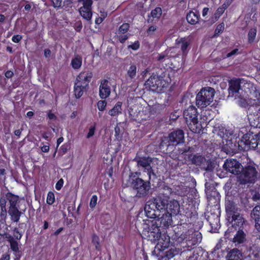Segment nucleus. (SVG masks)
<instances>
[{
  "label": "nucleus",
  "mask_w": 260,
  "mask_h": 260,
  "mask_svg": "<svg viewBox=\"0 0 260 260\" xmlns=\"http://www.w3.org/2000/svg\"><path fill=\"white\" fill-rule=\"evenodd\" d=\"M143 213L145 218L143 219L142 237L154 243H156L154 252L164 251L169 246L170 237L165 233L162 234L158 225L162 227L171 225L172 223V214L170 212H165L160 218L154 212H139V215L141 214L143 216Z\"/></svg>",
  "instance_id": "obj_1"
},
{
  "label": "nucleus",
  "mask_w": 260,
  "mask_h": 260,
  "mask_svg": "<svg viewBox=\"0 0 260 260\" xmlns=\"http://www.w3.org/2000/svg\"><path fill=\"white\" fill-rule=\"evenodd\" d=\"M184 142V131L177 129L169 133L167 136L161 138L159 149L164 153L170 154L174 151L177 146L183 144Z\"/></svg>",
  "instance_id": "obj_2"
},
{
  "label": "nucleus",
  "mask_w": 260,
  "mask_h": 260,
  "mask_svg": "<svg viewBox=\"0 0 260 260\" xmlns=\"http://www.w3.org/2000/svg\"><path fill=\"white\" fill-rule=\"evenodd\" d=\"M139 173L137 172H131L128 179L126 180H123V187H131L137 191V196L138 197H144L146 196L150 188L151 179L147 181H144L138 177Z\"/></svg>",
  "instance_id": "obj_3"
},
{
  "label": "nucleus",
  "mask_w": 260,
  "mask_h": 260,
  "mask_svg": "<svg viewBox=\"0 0 260 260\" xmlns=\"http://www.w3.org/2000/svg\"><path fill=\"white\" fill-rule=\"evenodd\" d=\"M149 209L153 211H180V205L176 200L169 201L166 199L153 198L146 202L144 211H148L147 210Z\"/></svg>",
  "instance_id": "obj_4"
},
{
  "label": "nucleus",
  "mask_w": 260,
  "mask_h": 260,
  "mask_svg": "<svg viewBox=\"0 0 260 260\" xmlns=\"http://www.w3.org/2000/svg\"><path fill=\"white\" fill-rule=\"evenodd\" d=\"M247 136L245 134L241 138H239L235 137L233 135L230 138H227L223 141L222 150L226 154H235L241 151L249 150L250 147L247 143L248 138L247 139Z\"/></svg>",
  "instance_id": "obj_5"
},
{
  "label": "nucleus",
  "mask_w": 260,
  "mask_h": 260,
  "mask_svg": "<svg viewBox=\"0 0 260 260\" xmlns=\"http://www.w3.org/2000/svg\"><path fill=\"white\" fill-rule=\"evenodd\" d=\"M237 176L239 185H246L254 183L257 179L258 171L257 166L253 162L249 161L241 168Z\"/></svg>",
  "instance_id": "obj_6"
},
{
  "label": "nucleus",
  "mask_w": 260,
  "mask_h": 260,
  "mask_svg": "<svg viewBox=\"0 0 260 260\" xmlns=\"http://www.w3.org/2000/svg\"><path fill=\"white\" fill-rule=\"evenodd\" d=\"M19 197L8 192L0 198L1 211H21Z\"/></svg>",
  "instance_id": "obj_7"
},
{
  "label": "nucleus",
  "mask_w": 260,
  "mask_h": 260,
  "mask_svg": "<svg viewBox=\"0 0 260 260\" xmlns=\"http://www.w3.org/2000/svg\"><path fill=\"white\" fill-rule=\"evenodd\" d=\"M199 115L198 109L194 106L191 105L185 109L183 112V116L189 128L194 133H199L201 123L199 122Z\"/></svg>",
  "instance_id": "obj_8"
},
{
  "label": "nucleus",
  "mask_w": 260,
  "mask_h": 260,
  "mask_svg": "<svg viewBox=\"0 0 260 260\" xmlns=\"http://www.w3.org/2000/svg\"><path fill=\"white\" fill-rule=\"evenodd\" d=\"M215 90L211 87L203 88L196 96V105L199 108H205L213 101Z\"/></svg>",
  "instance_id": "obj_9"
},
{
  "label": "nucleus",
  "mask_w": 260,
  "mask_h": 260,
  "mask_svg": "<svg viewBox=\"0 0 260 260\" xmlns=\"http://www.w3.org/2000/svg\"><path fill=\"white\" fill-rule=\"evenodd\" d=\"M146 87L150 90L157 92H164L168 86V82L158 75L153 73L145 82Z\"/></svg>",
  "instance_id": "obj_10"
},
{
  "label": "nucleus",
  "mask_w": 260,
  "mask_h": 260,
  "mask_svg": "<svg viewBox=\"0 0 260 260\" xmlns=\"http://www.w3.org/2000/svg\"><path fill=\"white\" fill-rule=\"evenodd\" d=\"M205 192L208 200V206L213 210L220 209V195L213 184H205Z\"/></svg>",
  "instance_id": "obj_11"
},
{
  "label": "nucleus",
  "mask_w": 260,
  "mask_h": 260,
  "mask_svg": "<svg viewBox=\"0 0 260 260\" xmlns=\"http://www.w3.org/2000/svg\"><path fill=\"white\" fill-rule=\"evenodd\" d=\"M133 161L137 162V166L139 168L142 167L145 170V171L147 172L149 179H151V175L155 177L156 176L151 166L152 159L150 157L137 155L133 159Z\"/></svg>",
  "instance_id": "obj_12"
},
{
  "label": "nucleus",
  "mask_w": 260,
  "mask_h": 260,
  "mask_svg": "<svg viewBox=\"0 0 260 260\" xmlns=\"http://www.w3.org/2000/svg\"><path fill=\"white\" fill-rule=\"evenodd\" d=\"M226 225L229 227H241L245 221L239 212H226Z\"/></svg>",
  "instance_id": "obj_13"
},
{
  "label": "nucleus",
  "mask_w": 260,
  "mask_h": 260,
  "mask_svg": "<svg viewBox=\"0 0 260 260\" xmlns=\"http://www.w3.org/2000/svg\"><path fill=\"white\" fill-rule=\"evenodd\" d=\"M181 221L180 224L178 225L175 228L174 231L177 236L179 237L182 239H187V235L193 233L192 230V225L189 222V219H188L187 221L188 223L183 222V219H181Z\"/></svg>",
  "instance_id": "obj_14"
},
{
  "label": "nucleus",
  "mask_w": 260,
  "mask_h": 260,
  "mask_svg": "<svg viewBox=\"0 0 260 260\" xmlns=\"http://www.w3.org/2000/svg\"><path fill=\"white\" fill-rule=\"evenodd\" d=\"M79 3H82V6L79 9L80 15L87 21H90L92 16V0H78Z\"/></svg>",
  "instance_id": "obj_15"
},
{
  "label": "nucleus",
  "mask_w": 260,
  "mask_h": 260,
  "mask_svg": "<svg viewBox=\"0 0 260 260\" xmlns=\"http://www.w3.org/2000/svg\"><path fill=\"white\" fill-rule=\"evenodd\" d=\"M205 217L209 222L213 232L215 233L220 226V212H205Z\"/></svg>",
  "instance_id": "obj_16"
},
{
  "label": "nucleus",
  "mask_w": 260,
  "mask_h": 260,
  "mask_svg": "<svg viewBox=\"0 0 260 260\" xmlns=\"http://www.w3.org/2000/svg\"><path fill=\"white\" fill-rule=\"evenodd\" d=\"M242 165L235 159H227L223 165L224 169L230 173L239 176Z\"/></svg>",
  "instance_id": "obj_17"
},
{
  "label": "nucleus",
  "mask_w": 260,
  "mask_h": 260,
  "mask_svg": "<svg viewBox=\"0 0 260 260\" xmlns=\"http://www.w3.org/2000/svg\"><path fill=\"white\" fill-rule=\"evenodd\" d=\"M93 77V73L90 70L83 71L77 76L75 82L89 88V84Z\"/></svg>",
  "instance_id": "obj_18"
},
{
  "label": "nucleus",
  "mask_w": 260,
  "mask_h": 260,
  "mask_svg": "<svg viewBox=\"0 0 260 260\" xmlns=\"http://www.w3.org/2000/svg\"><path fill=\"white\" fill-rule=\"evenodd\" d=\"M111 93V88L109 82L107 79L101 80L99 86V96L102 99H106L109 96Z\"/></svg>",
  "instance_id": "obj_19"
},
{
  "label": "nucleus",
  "mask_w": 260,
  "mask_h": 260,
  "mask_svg": "<svg viewBox=\"0 0 260 260\" xmlns=\"http://www.w3.org/2000/svg\"><path fill=\"white\" fill-rule=\"evenodd\" d=\"M246 135H248L247 143L248 146H249L250 150L254 149L257 147L258 145H260V132L257 134H254L249 131Z\"/></svg>",
  "instance_id": "obj_20"
},
{
  "label": "nucleus",
  "mask_w": 260,
  "mask_h": 260,
  "mask_svg": "<svg viewBox=\"0 0 260 260\" xmlns=\"http://www.w3.org/2000/svg\"><path fill=\"white\" fill-rule=\"evenodd\" d=\"M172 193V189L164 183L158 186V196L156 198L168 200Z\"/></svg>",
  "instance_id": "obj_21"
},
{
  "label": "nucleus",
  "mask_w": 260,
  "mask_h": 260,
  "mask_svg": "<svg viewBox=\"0 0 260 260\" xmlns=\"http://www.w3.org/2000/svg\"><path fill=\"white\" fill-rule=\"evenodd\" d=\"M176 44L180 48L183 55L187 53V49L190 45V41L187 38L184 37L178 39L176 40Z\"/></svg>",
  "instance_id": "obj_22"
},
{
  "label": "nucleus",
  "mask_w": 260,
  "mask_h": 260,
  "mask_svg": "<svg viewBox=\"0 0 260 260\" xmlns=\"http://www.w3.org/2000/svg\"><path fill=\"white\" fill-rule=\"evenodd\" d=\"M88 87H86L81 84H78L77 82H74V95L77 99H80L85 92H86L88 89Z\"/></svg>",
  "instance_id": "obj_23"
},
{
  "label": "nucleus",
  "mask_w": 260,
  "mask_h": 260,
  "mask_svg": "<svg viewBox=\"0 0 260 260\" xmlns=\"http://www.w3.org/2000/svg\"><path fill=\"white\" fill-rule=\"evenodd\" d=\"M137 67L134 63H131L129 67L126 69V74H125L126 79L132 80L135 79L137 76Z\"/></svg>",
  "instance_id": "obj_24"
},
{
  "label": "nucleus",
  "mask_w": 260,
  "mask_h": 260,
  "mask_svg": "<svg viewBox=\"0 0 260 260\" xmlns=\"http://www.w3.org/2000/svg\"><path fill=\"white\" fill-rule=\"evenodd\" d=\"M241 80L239 78L232 79L229 82V89L233 93L239 92L241 88Z\"/></svg>",
  "instance_id": "obj_25"
},
{
  "label": "nucleus",
  "mask_w": 260,
  "mask_h": 260,
  "mask_svg": "<svg viewBox=\"0 0 260 260\" xmlns=\"http://www.w3.org/2000/svg\"><path fill=\"white\" fill-rule=\"evenodd\" d=\"M240 204L244 207L243 209H240L239 211H247L248 208H251L250 204H249V198L248 197L247 194L245 192H242L240 194Z\"/></svg>",
  "instance_id": "obj_26"
},
{
  "label": "nucleus",
  "mask_w": 260,
  "mask_h": 260,
  "mask_svg": "<svg viewBox=\"0 0 260 260\" xmlns=\"http://www.w3.org/2000/svg\"><path fill=\"white\" fill-rule=\"evenodd\" d=\"M188 158L191 162L192 164L196 166H201L205 160V158L204 156L193 154H189Z\"/></svg>",
  "instance_id": "obj_27"
},
{
  "label": "nucleus",
  "mask_w": 260,
  "mask_h": 260,
  "mask_svg": "<svg viewBox=\"0 0 260 260\" xmlns=\"http://www.w3.org/2000/svg\"><path fill=\"white\" fill-rule=\"evenodd\" d=\"M218 135L220 136L224 141L227 138H230L233 134V132L230 129H227L223 126H218Z\"/></svg>",
  "instance_id": "obj_28"
},
{
  "label": "nucleus",
  "mask_w": 260,
  "mask_h": 260,
  "mask_svg": "<svg viewBox=\"0 0 260 260\" xmlns=\"http://www.w3.org/2000/svg\"><path fill=\"white\" fill-rule=\"evenodd\" d=\"M200 14L198 12L195 13L192 11H190L186 15V20L187 22L191 24H197L199 20Z\"/></svg>",
  "instance_id": "obj_29"
},
{
  "label": "nucleus",
  "mask_w": 260,
  "mask_h": 260,
  "mask_svg": "<svg viewBox=\"0 0 260 260\" xmlns=\"http://www.w3.org/2000/svg\"><path fill=\"white\" fill-rule=\"evenodd\" d=\"M82 64V58L79 55H75L71 61V66L75 70H78L81 67Z\"/></svg>",
  "instance_id": "obj_30"
},
{
  "label": "nucleus",
  "mask_w": 260,
  "mask_h": 260,
  "mask_svg": "<svg viewBox=\"0 0 260 260\" xmlns=\"http://www.w3.org/2000/svg\"><path fill=\"white\" fill-rule=\"evenodd\" d=\"M122 105L121 102H117L112 109L110 110L108 114L111 116H116L122 113Z\"/></svg>",
  "instance_id": "obj_31"
},
{
  "label": "nucleus",
  "mask_w": 260,
  "mask_h": 260,
  "mask_svg": "<svg viewBox=\"0 0 260 260\" xmlns=\"http://www.w3.org/2000/svg\"><path fill=\"white\" fill-rule=\"evenodd\" d=\"M246 241V234L242 230H239L233 238V242L237 244H241Z\"/></svg>",
  "instance_id": "obj_32"
},
{
  "label": "nucleus",
  "mask_w": 260,
  "mask_h": 260,
  "mask_svg": "<svg viewBox=\"0 0 260 260\" xmlns=\"http://www.w3.org/2000/svg\"><path fill=\"white\" fill-rule=\"evenodd\" d=\"M228 257V260H242V255L239 250L233 249L229 253Z\"/></svg>",
  "instance_id": "obj_33"
},
{
  "label": "nucleus",
  "mask_w": 260,
  "mask_h": 260,
  "mask_svg": "<svg viewBox=\"0 0 260 260\" xmlns=\"http://www.w3.org/2000/svg\"><path fill=\"white\" fill-rule=\"evenodd\" d=\"M257 34V28L254 27L249 29L247 35V41L250 44L253 43L256 39Z\"/></svg>",
  "instance_id": "obj_34"
},
{
  "label": "nucleus",
  "mask_w": 260,
  "mask_h": 260,
  "mask_svg": "<svg viewBox=\"0 0 260 260\" xmlns=\"http://www.w3.org/2000/svg\"><path fill=\"white\" fill-rule=\"evenodd\" d=\"M236 206L237 205L233 201L225 199V211H238V208H236Z\"/></svg>",
  "instance_id": "obj_35"
},
{
  "label": "nucleus",
  "mask_w": 260,
  "mask_h": 260,
  "mask_svg": "<svg viewBox=\"0 0 260 260\" xmlns=\"http://www.w3.org/2000/svg\"><path fill=\"white\" fill-rule=\"evenodd\" d=\"M226 9L221 6L219 7L214 14V17L212 18V21L213 23L217 21L222 14L224 12Z\"/></svg>",
  "instance_id": "obj_36"
},
{
  "label": "nucleus",
  "mask_w": 260,
  "mask_h": 260,
  "mask_svg": "<svg viewBox=\"0 0 260 260\" xmlns=\"http://www.w3.org/2000/svg\"><path fill=\"white\" fill-rule=\"evenodd\" d=\"M198 205L199 204H196V203L193 204V202H189L188 204H186L185 206L182 205L183 207H185V209H183L184 211H196L198 209Z\"/></svg>",
  "instance_id": "obj_37"
},
{
  "label": "nucleus",
  "mask_w": 260,
  "mask_h": 260,
  "mask_svg": "<svg viewBox=\"0 0 260 260\" xmlns=\"http://www.w3.org/2000/svg\"><path fill=\"white\" fill-rule=\"evenodd\" d=\"M180 252V250L176 248H171L166 252V256L168 259L173 258Z\"/></svg>",
  "instance_id": "obj_38"
},
{
  "label": "nucleus",
  "mask_w": 260,
  "mask_h": 260,
  "mask_svg": "<svg viewBox=\"0 0 260 260\" xmlns=\"http://www.w3.org/2000/svg\"><path fill=\"white\" fill-rule=\"evenodd\" d=\"M129 28V24L128 23H123L121 25L117 30V34H126Z\"/></svg>",
  "instance_id": "obj_39"
},
{
  "label": "nucleus",
  "mask_w": 260,
  "mask_h": 260,
  "mask_svg": "<svg viewBox=\"0 0 260 260\" xmlns=\"http://www.w3.org/2000/svg\"><path fill=\"white\" fill-rule=\"evenodd\" d=\"M162 14V10L160 7H156L151 12V15L153 18L158 19Z\"/></svg>",
  "instance_id": "obj_40"
},
{
  "label": "nucleus",
  "mask_w": 260,
  "mask_h": 260,
  "mask_svg": "<svg viewBox=\"0 0 260 260\" xmlns=\"http://www.w3.org/2000/svg\"><path fill=\"white\" fill-rule=\"evenodd\" d=\"M224 24L222 22L219 24L216 27L214 34L212 38L217 37L219 36L224 30Z\"/></svg>",
  "instance_id": "obj_41"
},
{
  "label": "nucleus",
  "mask_w": 260,
  "mask_h": 260,
  "mask_svg": "<svg viewBox=\"0 0 260 260\" xmlns=\"http://www.w3.org/2000/svg\"><path fill=\"white\" fill-rule=\"evenodd\" d=\"M250 196L251 197V199L254 201L256 202L257 201L260 200V193L258 191L256 190L250 189Z\"/></svg>",
  "instance_id": "obj_42"
},
{
  "label": "nucleus",
  "mask_w": 260,
  "mask_h": 260,
  "mask_svg": "<svg viewBox=\"0 0 260 260\" xmlns=\"http://www.w3.org/2000/svg\"><path fill=\"white\" fill-rule=\"evenodd\" d=\"M107 102L105 100H100L97 103L98 108L100 111H104L107 106Z\"/></svg>",
  "instance_id": "obj_43"
},
{
  "label": "nucleus",
  "mask_w": 260,
  "mask_h": 260,
  "mask_svg": "<svg viewBox=\"0 0 260 260\" xmlns=\"http://www.w3.org/2000/svg\"><path fill=\"white\" fill-rule=\"evenodd\" d=\"M55 202L54 194L52 191H49L48 193L47 197V202L49 205H52Z\"/></svg>",
  "instance_id": "obj_44"
},
{
  "label": "nucleus",
  "mask_w": 260,
  "mask_h": 260,
  "mask_svg": "<svg viewBox=\"0 0 260 260\" xmlns=\"http://www.w3.org/2000/svg\"><path fill=\"white\" fill-rule=\"evenodd\" d=\"M129 38V35L126 34H117V38L120 43L123 44Z\"/></svg>",
  "instance_id": "obj_45"
},
{
  "label": "nucleus",
  "mask_w": 260,
  "mask_h": 260,
  "mask_svg": "<svg viewBox=\"0 0 260 260\" xmlns=\"http://www.w3.org/2000/svg\"><path fill=\"white\" fill-rule=\"evenodd\" d=\"M98 197L96 195H93L90 201L89 206L91 209L94 208L97 204Z\"/></svg>",
  "instance_id": "obj_46"
},
{
  "label": "nucleus",
  "mask_w": 260,
  "mask_h": 260,
  "mask_svg": "<svg viewBox=\"0 0 260 260\" xmlns=\"http://www.w3.org/2000/svg\"><path fill=\"white\" fill-rule=\"evenodd\" d=\"M251 217L254 219L256 224H260V212H251Z\"/></svg>",
  "instance_id": "obj_47"
},
{
  "label": "nucleus",
  "mask_w": 260,
  "mask_h": 260,
  "mask_svg": "<svg viewBox=\"0 0 260 260\" xmlns=\"http://www.w3.org/2000/svg\"><path fill=\"white\" fill-rule=\"evenodd\" d=\"M95 124H94L93 125L91 126L89 128L88 133L86 135V138L89 139L92 137L95 134Z\"/></svg>",
  "instance_id": "obj_48"
},
{
  "label": "nucleus",
  "mask_w": 260,
  "mask_h": 260,
  "mask_svg": "<svg viewBox=\"0 0 260 260\" xmlns=\"http://www.w3.org/2000/svg\"><path fill=\"white\" fill-rule=\"evenodd\" d=\"M52 6L54 8L59 9L61 7L62 0H51Z\"/></svg>",
  "instance_id": "obj_49"
},
{
  "label": "nucleus",
  "mask_w": 260,
  "mask_h": 260,
  "mask_svg": "<svg viewBox=\"0 0 260 260\" xmlns=\"http://www.w3.org/2000/svg\"><path fill=\"white\" fill-rule=\"evenodd\" d=\"M21 212H9L11 216L12 220L14 222H17L19 219L20 215L19 213Z\"/></svg>",
  "instance_id": "obj_50"
},
{
  "label": "nucleus",
  "mask_w": 260,
  "mask_h": 260,
  "mask_svg": "<svg viewBox=\"0 0 260 260\" xmlns=\"http://www.w3.org/2000/svg\"><path fill=\"white\" fill-rule=\"evenodd\" d=\"M128 47L133 50H137L140 48L139 42L138 41H135L133 44L129 45Z\"/></svg>",
  "instance_id": "obj_51"
},
{
  "label": "nucleus",
  "mask_w": 260,
  "mask_h": 260,
  "mask_svg": "<svg viewBox=\"0 0 260 260\" xmlns=\"http://www.w3.org/2000/svg\"><path fill=\"white\" fill-rule=\"evenodd\" d=\"M64 181L63 179H60L55 184V188L57 190H60L63 186Z\"/></svg>",
  "instance_id": "obj_52"
},
{
  "label": "nucleus",
  "mask_w": 260,
  "mask_h": 260,
  "mask_svg": "<svg viewBox=\"0 0 260 260\" xmlns=\"http://www.w3.org/2000/svg\"><path fill=\"white\" fill-rule=\"evenodd\" d=\"M92 242L94 243L96 249H99V238L96 235H93L92 236Z\"/></svg>",
  "instance_id": "obj_53"
},
{
  "label": "nucleus",
  "mask_w": 260,
  "mask_h": 260,
  "mask_svg": "<svg viewBox=\"0 0 260 260\" xmlns=\"http://www.w3.org/2000/svg\"><path fill=\"white\" fill-rule=\"evenodd\" d=\"M22 38V36L20 35H14L12 38V41L14 43H18L21 40Z\"/></svg>",
  "instance_id": "obj_54"
},
{
  "label": "nucleus",
  "mask_w": 260,
  "mask_h": 260,
  "mask_svg": "<svg viewBox=\"0 0 260 260\" xmlns=\"http://www.w3.org/2000/svg\"><path fill=\"white\" fill-rule=\"evenodd\" d=\"M190 149V147H185L182 148H179L178 151V154H184L186 152H187L189 151Z\"/></svg>",
  "instance_id": "obj_55"
},
{
  "label": "nucleus",
  "mask_w": 260,
  "mask_h": 260,
  "mask_svg": "<svg viewBox=\"0 0 260 260\" xmlns=\"http://www.w3.org/2000/svg\"><path fill=\"white\" fill-rule=\"evenodd\" d=\"M194 235L196 236L197 240L196 241L194 240L193 241V242L191 243V244L192 245H196L198 242H200L201 241L202 239V235L200 233H194Z\"/></svg>",
  "instance_id": "obj_56"
},
{
  "label": "nucleus",
  "mask_w": 260,
  "mask_h": 260,
  "mask_svg": "<svg viewBox=\"0 0 260 260\" xmlns=\"http://www.w3.org/2000/svg\"><path fill=\"white\" fill-rule=\"evenodd\" d=\"M238 51H239V50L237 48H235V49H233L232 51H231V52L228 53L226 54V57L229 58V57H232V56H233L234 55L237 54L238 52Z\"/></svg>",
  "instance_id": "obj_57"
},
{
  "label": "nucleus",
  "mask_w": 260,
  "mask_h": 260,
  "mask_svg": "<svg viewBox=\"0 0 260 260\" xmlns=\"http://www.w3.org/2000/svg\"><path fill=\"white\" fill-rule=\"evenodd\" d=\"M199 254L198 253L193 252L191 255L189 256L187 260H198Z\"/></svg>",
  "instance_id": "obj_58"
},
{
  "label": "nucleus",
  "mask_w": 260,
  "mask_h": 260,
  "mask_svg": "<svg viewBox=\"0 0 260 260\" xmlns=\"http://www.w3.org/2000/svg\"><path fill=\"white\" fill-rule=\"evenodd\" d=\"M47 117L50 120H56L57 118L56 116L51 111H49L47 113Z\"/></svg>",
  "instance_id": "obj_59"
},
{
  "label": "nucleus",
  "mask_w": 260,
  "mask_h": 260,
  "mask_svg": "<svg viewBox=\"0 0 260 260\" xmlns=\"http://www.w3.org/2000/svg\"><path fill=\"white\" fill-rule=\"evenodd\" d=\"M234 1V0H226L221 6L226 9Z\"/></svg>",
  "instance_id": "obj_60"
},
{
  "label": "nucleus",
  "mask_w": 260,
  "mask_h": 260,
  "mask_svg": "<svg viewBox=\"0 0 260 260\" xmlns=\"http://www.w3.org/2000/svg\"><path fill=\"white\" fill-rule=\"evenodd\" d=\"M11 248L13 251H17L18 250V245L17 243L16 242H11Z\"/></svg>",
  "instance_id": "obj_61"
},
{
  "label": "nucleus",
  "mask_w": 260,
  "mask_h": 260,
  "mask_svg": "<svg viewBox=\"0 0 260 260\" xmlns=\"http://www.w3.org/2000/svg\"><path fill=\"white\" fill-rule=\"evenodd\" d=\"M14 75L13 72L10 70L7 71L5 73V76L7 78H11Z\"/></svg>",
  "instance_id": "obj_62"
},
{
  "label": "nucleus",
  "mask_w": 260,
  "mask_h": 260,
  "mask_svg": "<svg viewBox=\"0 0 260 260\" xmlns=\"http://www.w3.org/2000/svg\"><path fill=\"white\" fill-rule=\"evenodd\" d=\"M167 57L168 56L164 53L159 54L157 57V60L159 62H162L164 59Z\"/></svg>",
  "instance_id": "obj_63"
},
{
  "label": "nucleus",
  "mask_w": 260,
  "mask_h": 260,
  "mask_svg": "<svg viewBox=\"0 0 260 260\" xmlns=\"http://www.w3.org/2000/svg\"><path fill=\"white\" fill-rule=\"evenodd\" d=\"M41 150L43 152H48L49 151V146L47 145H43L41 146Z\"/></svg>",
  "instance_id": "obj_64"
}]
</instances>
